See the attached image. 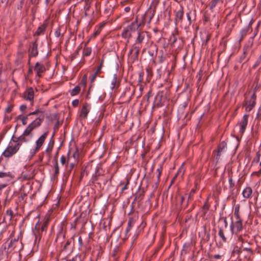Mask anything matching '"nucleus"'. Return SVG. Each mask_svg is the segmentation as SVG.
<instances>
[{"label": "nucleus", "instance_id": "obj_1", "mask_svg": "<svg viewBox=\"0 0 261 261\" xmlns=\"http://www.w3.org/2000/svg\"><path fill=\"white\" fill-rule=\"evenodd\" d=\"M149 35L146 31H139L137 36L135 39V43L132 45L128 53V57L133 61L138 59L140 50L142 47V43L145 40L148 41Z\"/></svg>", "mask_w": 261, "mask_h": 261}, {"label": "nucleus", "instance_id": "obj_2", "mask_svg": "<svg viewBox=\"0 0 261 261\" xmlns=\"http://www.w3.org/2000/svg\"><path fill=\"white\" fill-rule=\"evenodd\" d=\"M23 249L22 243L18 240V239H14L11 240L9 244L7 252L11 253L12 251L18 252Z\"/></svg>", "mask_w": 261, "mask_h": 261}, {"label": "nucleus", "instance_id": "obj_3", "mask_svg": "<svg viewBox=\"0 0 261 261\" xmlns=\"http://www.w3.org/2000/svg\"><path fill=\"white\" fill-rule=\"evenodd\" d=\"M230 229L232 234L237 235L243 229V225L241 219H237L234 222L232 221Z\"/></svg>", "mask_w": 261, "mask_h": 261}, {"label": "nucleus", "instance_id": "obj_4", "mask_svg": "<svg viewBox=\"0 0 261 261\" xmlns=\"http://www.w3.org/2000/svg\"><path fill=\"white\" fill-rule=\"evenodd\" d=\"M256 96L254 92L251 95L249 100H246L243 104V106L245 107V110L247 112L251 111L255 107L256 104Z\"/></svg>", "mask_w": 261, "mask_h": 261}, {"label": "nucleus", "instance_id": "obj_5", "mask_svg": "<svg viewBox=\"0 0 261 261\" xmlns=\"http://www.w3.org/2000/svg\"><path fill=\"white\" fill-rule=\"evenodd\" d=\"M47 135L48 132H45L36 140L35 147L33 150V154H35L41 149L46 139Z\"/></svg>", "mask_w": 261, "mask_h": 261}, {"label": "nucleus", "instance_id": "obj_6", "mask_svg": "<svg viewBox=\"0 0 261 261\" xmlns=\"http://www.w3.org/2000/svg\"><path fill=\"white\" fill-rule=\"evenodd\" d=\"M43 121V118H37L33 121H32L26 128L25 133H31L32 132L36 129V128L40 126Z\"/></svg>", "mask_w": 261, "mask_h": 261}, {"label": "nucleus", "instance_id": "obj_7", "mask_svg": "<svg viewBox=\"0 0 261 261\" xmlns=\"http://www.w3.org/2000/svg\"><path fill=\"white\" fill-rule=\"evenodd\" d=\"M32 135L31 133H26L25 129L23 132V134L18 138L16 140H14L12 139V140L15 142H17L16 144H19V147L23 143L28 142L31 139Z\"/></svg>", "mask_w": 261, "mask_h": 261}, {"label": "nucleus", "instance_id": "obj_8", "mask_svg": "<svg viewBox=\"0 0 261 261\" xmlns=\"http://www.w3.org/2000/svg\"><path fill=\"white\" fill-rule=\"evenodd\" d=\"M23 98L31 102V105H34V90L32 87H28L23 93Z\"/></svg>", "mask_w": 261, "mask_h": 261}, {"label": "nucleus", "instance_id": "obj_9", "mask_svg": "<svg viewBox=\"0 0 261 261\" xmlns=\"http://www.w3.org/2000/svg\"><path fill=\"white\" fill-rule=\"evenodd\" d=\"M34 70L36 72V79L37 81H39V79L43 76V73L46 71L45 66L39 62H37L34 67Z\"/></svg>", "mask_w": 261, "mask_h": 261}, {"label": "nucleus", "instance_id": "obj_10", "mask_svg": "<svg viewBox=\"0 0 261 261\" xmlns=\"http://www.w3.org/2000/svg\"><path fill=\"white\" fill-rule=\"evenodd\" d=\"M19 148V144H16L13 147L9 145L3 152V155L7 158L10 157L16 153Z\"/></svg>", "mask_w": 261, "mask_h": 261}, {"label": "nucleus", "instance_id": "obj_11", "mask_svg": "<svg viewBox=\"0 0 261 261\" xmlns=\"http://www.w3.org/2000/svg\"><path fill=\"white\" fill-rule=\"evenodd\" d=\"M73 242L71 239L67 240L65 241V243L63 245L62 249V251H65L67 253H70L73 251Z\"/></svg>", "mask_w": 261, "mask_h": 261}, {"label": "nucleus", "instance_id": "obj_12", "mask_svg": "<svg viewBox=\"0 0 261 261\" xmlns=\"http://www.w3.org/2000/svg\"><path fill=\"white\" fill-rule=\"evenodd\" d=\"M29 56L32 57H35L38 54V44L37 43V40L35 41L31 42L30 44L29 48Z\"/></svg>", "mask_w": 261, "mask_h": 261}, {"label": "nucleus", "instance_id": "obj_13", "mask_svg": "<svg viewBox=\"0 0 261 261\" xmlns=\"http://www.w3.org/2000/svg\"><path fill=\"white\" fill-rule=\"evenodd\" d=\"M248 117L249 115L248 114H244L241 122L238 124L240 125L239 133L241 135L244 134L246 129V126L248 124Z\"/></svg>", "mask_w": 261, "mask_h": 261}, {"label": "nucleus", "instance_id": "obj_14", "mask_svg": "<svg viewBox=\"0 0 261 261\" xmlns=\"http://www.w3.org/2000/svg\"><path fill=\"white\" fill-rule=\"evenodd\" d=\"M184 15V8L182 6H180V8L175 12V23L176 24L182 23Z\"/></svg>", "mask_w": 261, "mask_h": 261}, {"label": "nucleus", "instance_id": "obj_15", "mask_svg": "<svg viewBox=\"0 0 261 261\" xmlns=\"http://www.w3.org/2000/svg\"><path fill=\"white\" fill-rule=\"evenodd\" d=\"M82 215L81 214L79 217H77L73 222L71 223L70 225V228L71 229H73L75 230L76 227V225L80 223H81L82 224H84L85 223V220H82Z\"/></svg>", "mask_w": 261, "mask_h": 261}, {"label": "nucleus", "instance_id": "obj_16", "mask_svg": "<svg viewBox=\"0 0 261 261\" xmlns=\"http://www.w3.org/2000/svg\"><path fill=\"white\" fill-rule=\"evenodd\" d=\"M98 74V68L97 69L93 71V72L90 73V75H89V79L90 82V86L89 88V90L88 92V94H89L90 91L91 90L92 87V84L94 83V82L95 80V79L96 78Z\"/></svg>", "mask_w": 261, "mask_h": 261}, {"label": "nucleus", "instance_id": "obj_17", "mask_svg": "<svg viewBox=\"0 0 261 261\" xmlns=\"http://www.w3.org/2000/svg\"><path fill=\"white\" fill-rule=\"evenodd\" d=\"M141 23L138 22L137 18L132 22L127 28L132 32H134L137 31L140 27Z\"/></svg>", "mask_w": 261, "mask_h": 261}, {"label": "nucleus", "instance_id": "obj_18", "mask_svg": "<svg viewBox=\"0 0 261 261\" xmlns=\"http://www.w3.org/2000/svg\"><path fill=\"white\" fill-rule=\"evenodd\" d=\"M252 190L250 187H247L242 192V195L244 198L250 199L251 198Z\"/></svg>", "mask_w": 261, "mask_h": 261}, {"label": "nucleus", "instance_id": "obj_19", "mask_svg": "<svg viewBox=\"0 0 261 261\" xmlns=\"http://www.w3.org/2000/svg\"><path fill=\"white\" fill-rule=\"evenodd\" d=\"M123 38L127 39V42H129V39L132 37V32L127 28H125L121 33Z\"/></svg>", "mask_w": 261, "mask_h": 261}, {"label": "nucleus", "instance_id": "obj_20", "mask_svg": "<svg viewBox=\"0 0 261 261\" xmlns=\"http://www.w3.org/2000/svg\"><path fill=\"white\" fill-rule=\"evenodd\" d=\"M54 142H49L48 144V146L45 150V152L48 157V160H50L51 158V153L54 147Z\"/></svg>", "mask_w": 261, "mask_h": 261}, {"label": "nucleus", "instance_id": "obj_21", "mask_svg": "<svg viewBox=\"0 0 261 261\" xmlns=\"http://www.w3.org/2000/svg\"><path fill=\"white\" fill-rule=\"evenodd\" d=\"M89 112L87 105H84L81 111L80 115V118L85 119L87 117Z\"/></svg>", "mask_w": 261, "mask_h": 261}, {"label": "nucleus", "instance_id": "obj_22", "mask_svg": "<svg viewBox=\"0 0 261 261\" xmlns=\"http://www.w3.org/2000/svg\"><path fill=\"white\" fill-rule=\"evenodd\" d=\"M226 148V143L223 141L220 143L218 147V152L217 155L218 156H220L221 155V153L225 150Z\"/></svg>", "mask_w": 261, "mask_h": 261}, {"label": "nucleus", "instance_id": "obj_23", "mask_svg": "<svg viewBox=\"0 0 261 261\" xmlns=\"http://www.w3.org/2000/svg\"><path fill=\"white\" fill-rule=\"evenodd\" d=\"M243 251L247 252V255L245 256V258L248 260L252 259V256L253 254V251L251 248L245 247L243 248Z\"/></svg>", "mask_w": 261, "mask_h": 261}, {"label": "nucleus", "instance_id": "obj_24", "mask_svg": "<svg viewBox=\"0 0 261 261\" xmlns=\"http://www.w3.org/2000/svg\"><path fill=\"white\" fill-rule=\"evenodd\" d=\"M250 26L248 25L245 27L243 28L240 32V40L243 39L244 37L248 34L249 31Z\"/></svg>", "mask_w": 261, "mask_h": 261}, {"label": "nucleus", "instance_id": "obj_25", "mask_svg": "<svg viewBox=\"0 0 261 261\" xmlns=\"http://www.w3.org/2000/svg\"><path fill=\"white\" fill-rule=\"evenodd\" d=\"M54 162L55 168L54 177H56L58 176L59 173V167L58 165V159L56 157L54 158Z\"/></svg>", "mask_w": 261, "mask_h": 261}, {"label": "nucleus", "instance_id": "obj_26", "mask_svg": "<svg viewBox=\"0 0 261 261\" xmlns=\"http://www.w3.org/2000/svg\"><path fill=\"white\" fill-rule=\"evenodd\" d=\"M45 29H46L45 25H44V24L41 25V26H40L38 28V29H37V31H36L34 35H37V36L40 35L41 34H43L44 32Z\"/></svg>", "mask_w": 261, "mask_h": 261}, {"label": "nucleus", "instance_id": "obj_27", "mask_svg": "<svg viewBox=\"0 0 261 261\" xmlns=\"http://www.w3.org/2000/svg\"><path fill=\"white\" fill-rule=\"evenodd\" d=\"M81 88L79 86H75L70 91V94L71 96H73L77 95L80 91Z\"/></svg>", "mask_w": 261, "mask_h": 261}, {"label": "nucleus", "instance_id": "obj_28", "mask_svg": "<svg viewBox=\"0 0 261 261\" xmlns=\"http://www.w3.org/2000/svg\"><path fill=\"white\" fill-rule=\"evenodd\" d=\"M240 205L237 204L235 206L234 215L236 219H241L240 216Z\"/></svg>", "mask_w": 261, "mask_h": 261}, {"label": "nucleus", "instance_id": "obj_29", "mask_svg": "<svg viewBox=\"0 0 261 261\" xmlns=\"http://www.w3.org/2000/svg\"><path fill=\"white\" fill-rule=\"evenodd\" d=\"M218 234L224 242H227V238L225 237L223 230L222 228H219V231H218Z\"/></svg>", "mask_w": 261, "mask_h": 261}, {"label": "nucleus", "instance_id": "obj_30", "mask_svg": "<svg viewBox=\"0 0 261 261\" xmlns=\"http://www.w3.org/2000/svg\"><path fill=\"white\" fill-rule=\"evenodd\" d=\"M49 221V217H47L45 219V221L43 222L42 225L41 226V229L42 231H46V230L47 227V225L48 224Z\"/></svg>", "mask_w": 261, "mask_h": 261}, {"label": "nucleus", "instance_id": "obj_31", "mask_svg": "<svg viewBox=\"0 0 261 261\" xmlns=\"http://www.w3.org/2000/svg\"><path fill=\"white\" fill-rule=\"evenodd\" d=\"M6 177H10L11 178H12L13 177L10 172H0V178H6Z\"/></svg>", "mask_w": 261, "mask_h": 261}, {"label": "nucleus", "instance_id": "obj_32", "mask_svg": "<svg viewBox=\"0 0 261 261\" xmlns=\"http://www.w3.org/2000/svg\"><path fill=\"white\" fill-rule=\"evenodd\" d=\"M117 75L116 74H115L114 75L113 78L112 80L111 84V88L112 89H113L115 87V86L116 85V83H117Z\"/></svg>", "mask_w": 261, "mask_h": 261}, {"label": "nucleus", "instance_id": "obj_33", "mask_svg": "<svg viewBox=\"0 0 261 261\" xmlns=\"http://www.w3.org/2000/svg\"><path fill=\"white\" fill-rule=\"evenodd\" d=\"M220 2H221V0H213L211 2L210 9L213 10L217 5V4Z\"/></svg>", "mask_w": 261, "mask_h": 261}, {"label": "nucleus", "instance_id": "obj_34", "mask_svg": "<svg viewBox=\"0 0 261 261\" xmlns=\"http://www.w3.org/2000/svg\"><path fill=\"white\" fill-rule=\"evenodd\" d=\"M91 53V49L90 48H84L83 49V54L84 56H88Z\"/></svg>", "mask_w": 261, "mask_h": 261}, {"label": "nucleus", "instance_id": "obj_35", "mask_svg": "<svg viewBox=\"0 0 261 261\" xmlns=\"http://www.w3.org/2000/svg\"><path fill=\"white\" fill-rule=\"evenodd\" d=\"M87 78V75L86 74H85L83 76L82 79L81 81L80 84H81V85L83 86L84 87H85L86 86Z\"/></svg>", "mask_w": 261, "mask_h": 261}, {"label": "nucleus", "instance_id": "obj_36", "mask_svg": "<svg viewBox=\"0 0 261 261\" xmlns=\"http://www.w3.org/2000/svg\"><path fill=\"white\" fill-rule=\"evenodd\" d=\"M13 109V105L12 104L9 103L5 109V112L9 113L12 111Z\"/></svg>", "mask_w": 261, "mask_h": 261}, {"label": "nucleus", "instance_id": "obj_37", "mask_svg": "<svg viewBox=\"0 0 261 261\" xmlns=\"http://www.w3.org/2000/svg\"><path fill=\"white\" fill-rule=\"evenodd\" d=\"M126 182L124 183V186L121 189V192L128 189V185L129 184V180L128 178H126Z\"/></svg>", "mask_w": 261, "mask_h": 261}, {"label": "nucleus", "instance_id": "obj_38", "mask_svg": "<svg viewBox=\"0 0 261 261\" xmlns=\"http://www.w3.org/2000/svg\"><path fill=\"white\" fill-rule=\"evenodd\" d=\"M6 215L9 217V219L11 220L13 217V212L12 210H8L6 212Z\"/></svg>", "mask_w": 261, "mask_h": 261}, {"label": "nucleus", "instance_id": "obj_39", "mask_svg": "<svg viewBox=\"0 0 261 261\" xmlns=\"http://www.w3.org/2000/svg\"><path fill=\"white\" fill-rule=\"evenodd\" d=\"M55 35L56 37H60L63 36L61 33V29L58 28L55 32Z\"/></svg>", "mask_w": 261, "mask_h": 261}, {"label": "nucleus", "instance_id": "obj_40", "mask_svg": "<svg viewBox=\"0 0 261 261\" xmlns=\"http://www.w3.org/2000/svg\"><path fill=\"white\" fill-rule=\"evenodd\" d=\"M161 99H162V95L159 94H158L155 96V102H156V101H159L157 103H156V105H159V103L161 102Z\"/></svg>", "mask_w": 261, "mask_h": 261}, {"label": "nucleus", "instance_id": "obj_41", "mask_svg": "<svg viewBox=\"0 0 261 261\" xmlns=\"http://www.w3.org/2000/svg\"><path fill=\"white\" fill-rule=\"evenodd\" d=\"M260 153L259 151H257L256 154V157L253 159V162L257 163L260 160Z\"/></svg>", "mask_w": 261, "mask_h": 261}, {"label": "nucleus", "instance_id": "obj_42", "mask_svg": "<svg viewBox=\"0 0 261 261\" xmlns=\"http://www.w3.org/2000/svg\"><path fill=\"white\" fill-rule=\"evenodd\" d=\"M132 222L131 221H129L127 223V226L126 228V232L128 233L132 228Z\"/></svg>", "mask_w": 261, "mask_h": 261}, {"label": "nucleus", "instance_id": "obj_43", "mask_svg": "<svg viewBox=\"0 0 261 261\" xmlns=\"http://www.w3.org/2000/svg\"><path fill=\"white\" fill-rule=\"evenodd\" d=\"M29 116H28V115L26 116L22 117V118L21 119V122H22V124L23 125H25L27 124V119H28V117Z\"/></svg>", "mask_w": 261, "mask_h": 261}, {"label": "nucleus", "instance_id": "obj_44", "mask_svg": "<svg viewBox=\"0 0 261 261\" xmlns=\"http://www.w3.org/2000/svg\"><path fill=\"white\" fill-rule=\"evenodd\" d=\"M203 208L204 210V214H205L206 213V211L209 208V205L207 202V200L205 202L203 206Z\"/></svg>", "mask_w": 261, "mask_h": 261}, {"label": "nucleus", "instance_id": "obj_45", "mask_svg": "<svg viewBox=\"0 0 261 261\" xmlns=\"http://www.w3.org/2000/svg\"><path fill=\"white\" fill-rule=\"evenodd\" d=\"M191 11H189V12L186 13V16L187 17L188 20L189 21V24H191L192 23V19L191 17Z\"/></svg>", "mask_w": 261, "mask_h": 261}, {"label": "nucleus", "instance_id": "obj_46", "mask_svg": "<svg viewBox=\"0 0 261 261\" xmlns=\"http://www.w3.org/2000/svg\"><path fill=\"white\" fill-rule=\"evenodd\" d=\"M69 159L67 161L66 158L64 155H62L60 159V162L62 165H64L66 162H68Z\"/></svg>", "mask_w": 261, "mask_h": 261}, {"label": "nucleus", "instance_id": "obj_47", "mask_svg": "<svg viewBox=\"0 0 261 261\" xmlns=\"http://www.w3.org/2000/svg\"><path fill=\"white\" fill-rule=\"evenodd\" d=\"M79 151L77 149L74 151V152L73 153L72 156L75 160H77L79 158Z\"/></svg>", "mask_w": 261, "mask_h": 261}, {"label": "nucleus", "instance_id": "obj_48", "mask_svg": "<svg viewBox=\"0 0 261 261\" xmlns=\"http://www.w3.org/2000/svg\"><path fill=\"white\" fill-rule=\"evenodd\" d=\"M27 196V194L24 193H21L20 196H19V201L20 202L24 199V198Z\"/></svg>", "mask_w": 261, "mask_h": 261}, {"label": "nucleus", "instance_id": "obj_49", "mask_svg": "<svg viewBox=\"0 0 261 261\" xmlns=\"http://www.w3.org/2000/svg\"><path fill=\"white\" fill-rule=\"evenodd\" d=\"M40 112H41V111L39 109H37V110H35V111H34L33 112L30 113L28 114V116L34 115H37V114H38Z\"/></svg>", "mask_w": 261, "mask_h": 261}, {"label": "nucleus", "instance_id": "obj_50", "mask_svg": "<svg viewBox=\"0 0 261 261\" xmlns=\"http://www.w3.org/2000/svg\"><path fill=\"white\" fill-rule=\"evenodd\" d=\"M27 109V107L25 105H22L20 106V110L22 112H23V113L25 112Z\"/></svg>", "mask_w": 261, "mask_h": 261}, {"label": "nucleus", "instance_id": "obj_51", "mask_svg": "<svg viewBox=\"0 0 261 261\" xmlns=\"http://www.w3.org/2000/svg\"><path fill=\"white\" fill-rule=\"evenodd\" d=\"M79 104V99H75L72 101V105L74 107H77Z\"/></svg>", "mask_w": 261, "mask_h": 261}, {"label": "nucleus", "instance_id": "obj_52", "mask_svg": "<svg viewBox=\"0 0 261 261\" xmlns=\"http://www.w3.org/2000/svg\"><path fill=\"white\" fill-rule=\"evenodd\" d=\"M109 22L107 20L102 21L99 25V29L103 28L106 24L108 23Z\"/></svg>", "mask_w": 261, "mask_h": 261}, {"label": "nucleus", "instance_id": "obj_53", "mask_svg": "<svg viewBox=\"0 0 261 261\" xmlns=\"http://www.w3.org/2000/svg\"><path fill=\"white\" fill-rule=\"evenodd\" d=\"M69 261H81L80 256L76 255L74 258H72V259L69 260Z\"/></svg>", "mask_w": 261, "mask_h": 261}, {"label": "nucleus", "instance_id": "obj_54", "mask_svg": "<svg viewBox=\"0 0 261 261\" xmlns=\"http://www.w3.org/2000/svg\"><path fill=\"white\" fill-rule=\"evenodd\" d=\"M260 116H261V103L258 109L257 113L256 114V118H258Z\"/></svg>", "mask_w": 261, "mask_h": 261}, {"label": "nucleus", "instance_id": "obj_55", "mask_svg": "<svg viewBox=\"0 0 261 261\" xmlns=\"http://www.w3.org/2000/svg\"><path fill=\"white\" fill-rule=\"evenodd\" d=\"M143 73H140L139 78H138V82L141 83L143 81Z\"/></svg>", "mask_w": 261, "mask_h": 261}, {"label": "nucleus", "instance_id": "obj_56", "mask_svg": "<svg viewBox=\"0 0 261 261\" xmlns=\"http://www.w3.org/2000/svg\"><path fill=\"white\" fill-rule=\"evenodd\" d=\"M228 182L230 187H232L234 186V184L233 182V180L232 177H230L228 179Z\"/></svg>", "mask_w": 261, "mask_h": 261}, {"label": "nucleus", "instance_id": "obj_57", "mask_svg": "<svg viewBox=\"0 0 261 261\" xmlns=\"http://www.w3.org/2000/svg\"><path fill=\"white\" fill-rule=\"evenodd\" d=\"M260 88H261V82H259L258 81H257V82L256 83V85L254 88L255 91L257 90Z\"/></svg>", "mask_w": 261, "mask_h": 261}, {"label": "nucleus", "instance_id": "obj_58", "mask_svg": "<svg viewBox=\"0 0 261 261\" xmlns=\"http://www.w3.org/2000/svg\"><path fill=\"white\" fill-rule=\"evenodd\" d=\"M146 96H147V101H148L149 98L152 96V93L151 91H149L147 93V94Z\"/></svg>", "mask_w": 261, "mask_h": 261}, {"label": "nucleus", "instance_id": "obj_59", "mask_svg": "<svg viewBox=\"0 0 261 261\" xmlns=\"http://www.w3.org/2000/svg\"><path fill=\"white\" fill-rule=\"evenodd\" d=\"M35 237L37 239V238H39V239H40L41 237L40 236V234L39 232V228L37 229V232H34Z\"/></svg>", "mask_w": 261, "mask_h": 261}, {"label": "nucleus", "instance_id": "obj_60", "mask_svg": "<svg viewBox=\"0 0 261 261\" xmlns=\"http://www.w3.org/2000/svg\"><path fill=\"white\" fill-rule=\"evenodd\" d=\"M221 257H222V255H219V254H215L213 256L214 258H215L216 259H220L221 258Z\"/></svg>", "mask_w": 261, "mask_h": 261}, {"label": "nucleus", "instance_id": "obj_61", "mask_svg": "<svg viewBox=\"0 0 261 261\" xmlns=\"http://www.w3.org/2000/svg\"><path fill=\"white\" fill-rule=\"evenodd\" d=\"M33 176L30 175L29 177H28L27 175H24V178L27 180H30L31 179H33Z\"/></svg>", "mask_w": 261, "mask_h": 261}, {"label": "nucleus", "instance_id": "obj_62", "mask_svg": "<svg viewBox=\"0 0 261 261\" xmlns=\"http://www.w3.org/2000/svg\"><path fill=\"white\" fill-rule=\"evenodd\" d=\"M32 4H37L39 3V0H30Z\"/></svg>", "mask_w": 261, "mask_h": 261}, {"label": "nucleus", "instance_id": "obj_63", "mask_svg": "<svg viewBox=\"0 0 261 261\" xmlns=\"http://www.w3.org/2000/svg\"><path fill=\"white\" fill-rule=\"evenodd\" d=\"M78 241H79V243L80 244V245L81 246H82L83 245V240H82V239L81 237H80L79 238Z\"/></svg>", "mask_w": 261, "mask_h": 261}, {"label": "nucleus", "instance_id": "obj_64", "mask_svg": "<svg viewBox=\"0 0 261 261\" xmlns=\"http://www.w3.org/2000/svg\"><path fill=\"white\" fill-rule=\"evenodd\" d=\"M74 166V163H70L69 164V170L71 171L73 169V167Z\"/></svg>", "mask_w": 261, "mask_h": 261}]
</instances>
